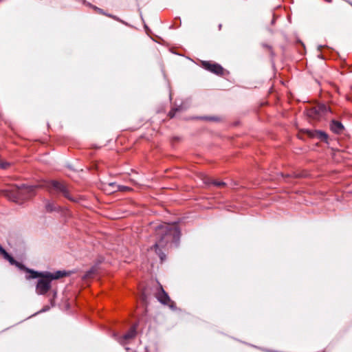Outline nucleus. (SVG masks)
<instances>
[{"mask_svg": "<svg viewBox=\"0 0 352 352\" xmlns=\"http://www.w3.org/2000/svg\"><path fill=\"white\" fill-rule=\"evenodd\" d=\"M157 241L151 250L154 249L159 255L162 261L164 260L165 254L160 252V248L166 247L168 243H177L179 239L180 231L175 224H168L166 223H161L154 227Z\"/></svg>", "mask_w": 352, "mask_h": 352, "instance_id": "nucleus-1", "label": "nucleus"}, {"mask_svg": "<svg viewBox=\"0 0 352 352\" xmlns=\"http://www.w3.org/2000/svg\"><path fill=\"white\" fill-rule=\"evenodd\" d=\"M27 272L31 274L28 278H39L36 287V292L39 295H43L50 290L52 280H57L60 278L69 276L72 273L71 271L65 270H59L54 273L50 272H38L32 270H27Z\"/></svg>", "mask_w": 352, "mask_h": 352, "instance_id": "nucleus-2", "label": "nucleus"}, {"mask_svg": "<svg viewBox=\"0 0 352 352\" xmlns=\"http://www.w3.org/2000/svg\"><path fill=\"white\" fill-rule=\"evenodd\" d=\"M36 188L35 186L16 185L3 190V194L10 200L19 202L21 199L29 198Z\"/></svg>", "mask_w": 352, "mask_h": 352, "instance_id": "nucleus-3", "label": "nucleus"}, {"mask_svg": "<svg viewBox=\"0 0 352 352\" xmlns=\"http://www.w3.org/2000/svg\"><path fill=\"white\" fill-rule=\"evenodd\" d=\"M41 187L45 188L50 193L61 192L68 199L76 201V199L72 197L69 193L67 186L60 182L52 180L45 182Z\"/></svg>", "mask_w": 352, "mask_h": 352, "instance_id": "nucleus-4", "label": "nucleus"}, {"mask_svg": "<svg viewBox=\"0 0 352 352\" xmlns=\"http://www.w3.org/2000/svg\"><path fill=\"white\" fill-rule=\"evenodd\" d=\"M202 65L206 69L215 74L221 75L223 73V68L219 64L204 61Z\"/></svg>", "mask_w": 352, "mask_h": 352, "instance_id": "nucleus-5", "label": "nucleus"}, {"mask_svg": "<svg viewBox=\"0 0 352 352\" xmlns=\"http://www.w3.org/2000/svg\"><path fill=\"white\" fill-rule=\"evenodd\" d=\"M156 298L161 303L164 305H168L170 301L169 296L162 287H160V291L156 294Z\"/></svg>", "mask_w": 352, "mask_h": 352, "instance_id": "nucleus-6", "label": "nucleus"}, {"mask_svg": "<svg viewBox=\"0 0 352 352\" xmlns=\"http://www.w3.org/2000/svg\"><path fill=\"white\" fill-rule=\"evenodd\" d=\"M314 110L318 111V116L321 117L326 115L328 112H331V109L324 104H319L314 107Z\"/></svg>", "mask_w": 352, "mask_h": 352, "instance_id": "nucleus-7", "label": "nucleus"}, {"mask_svg": "<svg viewBox=\"0 0 352 352\" xmlns=\"http://www.w3.org/2000/svg\"><path fill=\"white\" fill-rule=\"evenodd\" d=\"M331 130L336 133H340L342 131L344 126L341 122L333 120L331 124Z\"/></svg>", "mask_w": 352, "mask_h": 352, "instance_id": "nucleus-8", "label": "nucleus"}, {"mask_svg": "<svg viewBox=\"0 0 352 352\" xmlns=\"http://www.w3.org/2000/svg\"><path fill=\"white\" fill-rule=\"evenodd\" d=\"M102 189L106 193L111 194L117 191V185L114 182L104 184Z\"/></svg>", "mask_w": 352, "mask_h": 352, "instance_id": "nucleus-9", "label": "nucleus"}, {"mask_svg": "<svg viewBox=\"0 0 352 352\" xmlns=\"http://www.w3.org/2000/svg\"><path fill=\"white\" fill-rule=\"evenodd\" d=\"M6 260H8L11 265H15L16 267H17L18 268H19L21 270H25L26 272H27V270H29L28 268L25 267L21 263L15 261L14 259V258L12 256H11L10 255H9L8 257L6 258Z\"/></svg>", "mask_w": 352, "mask_h": 352, "instance_id": "nucleus-10", "label": "nucleus"}, {"mask_svg": "<svg viewBox=\"0 0 352 352\" xmlns=\"http://www.w3.org/2000/svg\"><path fill=\"white\" fill-rule=\"evenodd\" d=\"M45 208L47 212H52L58 210V207L50 200H45Z\"/></svg>", "mask_w": 352, "mask_h": 352, "instance_id": "nucleus-11", "label": "nucleus"}, {"mask_svg": "<svg viewBox=\"0 0 352 352\" xmlns=\"http://www.w3.org/2000/svg\"><path fill=\"white\" fill-rule=\"evenodd\" d=\"M307 132L309 133V134L311 136H318L321 140H327V133L323 131H316L314 132H311V131H307Z\"/></svg>", "mask_w": 352, "mask_h": 352, "instance_id": "nucleus-12", "label": "nucleus"}, {"mask_svg": "<svg viewBox=\"0 0 352 352\" xmlns=\"http://www.w3.org/2000/svg\"><path fill=\"white\" fill-rule=\"evenodd\" d=\"M136 335V326H133L126 334L124 335V340L133 338Z\"/></svg>", "mask_w": 352, "mask_h": 352, "instance_id": "nucleus-13", "label": "nucleus"}, {"mask_svg": "<svg viewBox=\"0 0 352 352\" xmlns=\"http://www.w3.org/2000/svg\"><path fill=\"white\" fill-rule=\"evenodd\" d=\"M203 180H204V182L205 184H209V183H212L214 185L217 186H224L226 185V184L223 182H216V181H210V179L207 177L206 176H204V178H203Z\"/></svg>", "mask_w": 352, "mask_h": 352, "instance_id": "nucleus-14", "label": "nucleus"}, {"mask_svg": "<svg viewBox=\"0 0 352 352\" xmlns=\"http://www.w3.org/2000/svg\"><path fill=\"white\" fill-rule=\"evenodd\" d=\"M318 111H314V107L311 108L310 109H309L308 111V116L309 117H311L314 119H317L318 118H320V116H318Z\"/></svg>", "mask_w": 352, "mask_h": 352, "instance_id": "nucleus-15", "label": "nucleus"}, {"mask_svg": "<svg viewBox=\"0 0 352 352\" xmlns=\"http://www.w3.org/2000/svg\"><path fill=\"white\" fill-rule=\"evenodd\" d=\"M10 166V163L7 162H3L0 159V168L3 169H6Z\"/></svg>", "mask_w": 352, "mask_h": 352, "instance_id": "nucleus-16", "label": "nucleus"}, {"mask_svg": "<svg viewBox=\"0 0 352 352\" xmlns=\"http://www.w3.org/2000/svg\"><path fill=\"white\" fill-rule=\"evenodd\" d=\"M117 191H126L129 190V188L125 186H118L117 185Z\"/></svg>", "mask_w": 352, "mask_h": 352, "instance_id": "nucleus-17", "label": "nucleus"}, {"mask_svg": "<svg viewBox=\"0 0 352 352\" xmlns=\"http://www.w3.org/2000/svg\"><path fill=\"white\" fill-rule=\"evenodd\" d=\"M0 252L3 256L4 258L6 259L7 257L10 255L1 245H0Z\"/></svg>", "mask_w": 352, "mask_h": 352, "instance_id": "nucleus-18", "label": "nucleus"}, {"mask_svg": "<svg viewBox=\"0 0 352 352\" xmlns=\"http://www.w3.org/2000/svg\"><path fill=\"white\" fill-rule=\"evenodd\" d=\"M96 272L95 268H91L89 271H88L85 275L84 278H87L90 276V275Z\"/></svg>", "mask_w": 352, "mask_h": 352, "instance_id": "nucleus-19", "label": "nucleus"}, {"mask_svg": "<svg viewBox=\"0 0 352 352\" xmlns=\"http://www.w3.org/2000/svg\"><path fill=\"white\" fill-rule=\"evenodd\" d=\"M168 114H169V116H170V118L174 117V116H175V110H174V109L171 110V111L169 112V113H168Z\"/></svg>", "mask_w": 352, "mask_h": 352, "instance_id": "nucleus-20", "label": "nucleus"}, {"mask_svg": "<svg viewBox=\"0 0 352 352\" xmlns=\"http://www.w3.org/2000/svg\"><path fill=\"white\" fill-rule=\"evenodd\" d=\"M96 10H97L99 13H102V10L97 7H94Z\"/></svg>", "mask_w": 352, "mask_h": 352, "instance_id": "nucleus-21", "label": "nucleus"}]
</instances>
